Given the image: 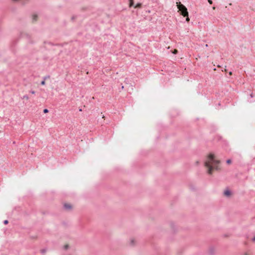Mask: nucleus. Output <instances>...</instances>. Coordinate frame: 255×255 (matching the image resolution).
<instances>
[{
  "mask_svg": "<svg viewBox=\"0 0 255 255\" xmlns=\"http://www.w3.org/2000/svg\"><path fill=\"white\" fill-rule=\"evenodd\" d=\"M41 84L42 85H44L45 84V81H44V80L42 81L41 82Z\"/></svg>",
  "mask_w": 255,
  "mask_h": 255,
  "instance_id": "dca6fc26",
  "label": "nucleus"
},
{
  "mask_svg": "<svg viewBox=\"0 0 255 255\" xmlns=\"http://www.w3.org/2000/svg\"><path fill=\"white\" fill-rule=\"evenodd\" d=\"M142 4L141 3H137L135 6L134 8H140L141 7Z\"/></svg>",
  "mask_w": 255,
  "mask_h": 255,
  "instance_id": "0eeeda50",
  "label": "nucleus"
},
{
  "mask_svg": "<svg viewBox=\"0 0 255 255\" xmlns=\"http://www.w3.org/2000/svg\"><path fill=\"white\" fill-rule=\"evenodd\" d=\"M220 161L216 160L213 154H210L208 159L205 162V166L208 168V173L211 174L213 170H219L220 169L219 164Z\"/></svg>",
  "mask_w": 255,
  "mask_h": 255,
  "instance_id": "f257e3e1",
  "label": "nucleus"
},
{
  "mask_svg": "<svg viewBox=\"0 0 255 255\" xmlns=\"http://www.w3.org/2000/svg\"><path fill=\"white\" fill-rule=\"evenodd\" d=\"M40 252L42 254H44L46 253V250L45 249H42L40 251Z\"/></svg>",
  "mask_w": 255,
  "mask_h": 255,
  "instance_id": "f8f14e48",
  "label": "nucleus"
},
{
  "mask_svg": "<svg viewBox=\"0 0 255 255\" xmlns=\"http://www.w3.org/2000/svg\"><path fill=\"white\" fill-rule=\"evenodd\" d=\"M245 255H247V254H245Z\"/></svg>",
  "mask_w": 255,
  "mask_h": 255,
  "instance_id": "393cba45",
  "label": "nucleus"
},
{
  "mask_svg": "<svg viewBox=\"0 0 255 255\" xmlns=\"http://www.w3.org/2000/svg\"><path fill=\"white\" fill-rule=\"evenodd\" d=\"M43 112L44 113H47L48 112V110L47 109H45L44 110H43Z\"/></svg>",
  "mask_w": 255,
  "mask_h": 255,
  "instance_id": "2eb2a0df",
  "label": "nucleus"
},
{
  "mask_svg": "<svg viewBox=\"0 0 255 255\" xmlns=\"http://www.w3.org/2000/svg\"><path fill=\"white\" fill-rule=\"evenodd\" d=\"M177 50H176V49H175V50H174V54H176V53H177Z\"/></svg>",
  "mask_w": 255,
  "mask_h": 255,
  "instance_id": "4be33fe9",
  "label": "nucleus"
},
{
  "mask_svg": "<svg viewBox=\"0 0 255 255\" xmlns=\"http://www.w3.org/2000/svg\"><path fill=\"white\" fill-rule=\"evenodd\" d=\"M230 75H231V74H232V72H230Z\"/></svg>",
  "mask_w": 255,
  "mask_h": 255,
  "instance_id": "b1692460",
  "label": "nucleus"
},
{
  "mask_svg": "<svg viewBox=\"0 0 255 255\" xmlns=\"http://www.w3.org/2000/svg\"><path fill=\"white\" fill-rule=\"evenodd\" d=\"M185 17H186V21H187V22H189V20H190V19H189V17H188V16H186Z\"/></svg>",
  "mask_w": 255,
  "mask_h": 255,
  "instance_id": "4468645a",
  "label": "nucleus"
},
{
  "mask_svg": "<svg viewBox=\"0 0 255 255\" xmlns=\"http://www.w3.org/2000/svg\"><path fill=\"white\" fill-rule=\"evenodd\" d=\"M37 15L36 14H33L32 16V20L33 21L37 20Z\"/></svg>",
  "mask_w": 255,
  "mask_h": 255,
  "instance_id": "423d86ee",
  "label": "nucleus"
},
{
  "mask_svg": "<svg viewBox=\"0 0 255 255\" xmlns=\"http://www.w3.org/2000/svg\"><path fill=\"white\" fill-rule=\"evenodd\" d=\"M177 6L179 10L180 11V14L181 15L184 17L188 15V12L187 8L180 2H177Z\"/></svg>",
  "mask_w": 255,
  "mask_h": 255,
  "instance_id": "f03ea898",
  "label": "nucleus"
},
{
  "mask_svg": "<svg viewBox=\"0 0 255 255\" xmlns=\"http://www.w3.org/2000/svg\"><path fill=\"white\" fill-rule=\"evenodd\" d=\"M252 240L253 242H255V236L253 238H252Z\"/></svg>",
  "mask_w": 255,
  "mask_h": 255,
  "instance_id": "aec40b11",
  "label": "nucleus"
},
{
  "mask_svg": "<svg viewBox=\"0 0 255 255\" xmlns=\"http://www.w3.org/2000/svg\"><path fill=\"white\" fill-rule=\"evenodd\" d=\"M233 194V192L228 188H227L223 192V195L227 198H231Z\"/></svg>",
  "mask_w": 255,
  "mask_h": 255,
  "instance_id": "7ed1b4c3",
  "label": "nucleus"
},
{
  "mask_svg": "<svg viewBox=\"0 0 255 255\" xmlns=\"http://www.w3.org/2000/svg\"><path fill=\"white\" fill-rule=\"evenodd\" d=\"M64 207L66 210H69L72 209V206L70 204L67 203L64 204Z\"/></svg>",
  "mask_w": 255,
  "mask_h": 255,
  "instance_id": "39448f33",
  "label": "nucleus"
},
{
  "mask_svg": "<svg viewBox=\"0 0 255 255\" xmlns=\"http://www.w3.org/2000/svg\"><path fill=\"white\" fill-rule=\"evenodd\" d=\"M213 9H215V6H213Z\"/></svg>",
  "mask_w": 255,
  "mask_h": 255,
  "instance_id": "5701e85b",
  "label": "nucleus"
},
{
  "mask_svg": "<svg viewBox=\"0 0 255 255\" xmlns=\"http://www.w3.org/2000/svg\"><path fill=\"white\" fill-rule=\"evenodd\" d=\"M208 1L211 4H212V3H213L212 0H208Z\"/></svg>",
  "mask_w": 255,
  "mask_h": 255,
  "instance_id": "6ab92c4d",
  "label": "nucleus"
},
{
  "mask_svg": "<svg viewBox=\"0 0 255 255\" xmlns=\"http://www.w3.org/2000/svg\"><path fill=\"white\" fill-rule=\"evenodd\" d=\"M69 248V246L68 245H66L64 246V248L65 250H67Z\"/></svg>",
  "mask_w": 255,
  "mask_h": 255,
  "instance_id": "f3484780",
  "label": "nucleus"
},
{
  "mask_svg": "<svg viewBox=\"0 0 255 255\" xmlns=\"http://www.w3.org/2000/svg\"><path fill=\"white\" fill-rule=\"evenodd\" d=\"M226 162L227 163L230 164L232 162V160L231 159H228Z\"/></svg>",
  "mask_w": 255,
  "mask_h": 255,
  "instance_id": "ddd939ff",
  "label": "nucleus"
},
{
  "mask_svg": "<svg viewBox=\"0 0 255 255\" xmlns=\"http://www.w3.org/2000/svg\"><path fill=\"white\" fill-rule=\"evenodd\" d=\"M49 78H50L49 76H45L43 78V80L45 81L47 79Z\"/></svg>",
  "mask_w": 255,
  "mask_h": 255,
  "instance_id": "9b49d317",
  "label": "nucleus"
},
{
  "mask_svg": "<svg viewBox=\"0 0 255 255\" xmlns=\"http://www.w3.org/2000/svg\"><path fill=\"white\" fill-rule=\"evenodd\" d=\"M30 92L32 94H34L35 93L34 91H31Z\"/></svg>",
  "mask_w": 255,
  "mask_h": 255,
  "instance_id": "412c9836",
  "label": "nucleus"
},
{
  "mask_svg": "<svg viewBox=\"0 0 255 255\" xmlns=\"http://www.w3.org/2000/svg\"><path fill=\"white\" fill-rule=\"evenodd\" d=\"M8 221L7 220H4V221H3V223H4V224H5V225L7 224H8Z\"/></svg>",
  "mask_w": 255,
  "mask_h": 255,
  "instance_id": "a211bd4d",
  "label": "nucleus"
},
{
  "mask_svg": "<svg viewBox=\"0 0 255 255\" xmlns=\"http://www.w3.org/2000/svg\"><path fill=\"white\" fill-rule=\"evenodd\" d=\"M22 99H26V100H28L29 99V97L27 95H24L23 96Z\"/></svg>",
  "mask_w": 255,
  "mask_h": 255,
  "instance_id": "1a4fd4ad",
  "label": "nucleus"
},
{
  "mask_svg": "<svg viewBox=\"0 0 255 255\" xmlns=\"http://www.w3.org/2000/svg\"><path fill=\"white\" fill-rule=\"evenodd\" d=\"M248 102L252 103L255 101V96H254L253 93L250 92V93L248 94Z\"/></svg>",
  "mask_w": 255,
  "mask_h": 255,
  "instance_id": "20e7f679",
  "label": "nucleus"
},
{
  "mask_svg": "<svg viewBox=\"0 0 255 255\" xmlns=\"http://www.w3.org/2000/svg\"><path fill=\"white\" fill-rule=\"evenodd\" d=\"M129 0V6L131 7L133 5V0Z\"/></svg>",
  "mask_w": 255,
  "mask_h": 255,
  "instance_id": "6e6552de",
  "label": "nucleus"
},
{
  "mask_svg": "<svg viewBox=\"0 0 255 255\" xmlns=\"http://www.w3.org/2000/svg\"><path fill=\"white\" fill-rule=\"evenodd\" d=\"M134 239H131V240H130V245H132V246L134 245Z\"/></svg>",
  "mask_w": 255,
  "mask_h": 255,
  "instance_id": "9d476101",
  "label": "nucleus"
}]
</instances>
